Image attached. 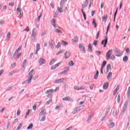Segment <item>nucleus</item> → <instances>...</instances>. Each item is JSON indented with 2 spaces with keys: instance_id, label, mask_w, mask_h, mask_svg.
Instances as JSON below:
<instances>
[{
  "instance_id": "412c9836",
  "label": "nucleus",
  "mask_w": 130,
  "mask_h": 130,
  "mask_svg": "<svg viewBox=\"0 0 130 130\" xmlns=\"http://www.w3.org/2000/svg\"><path fill=\"white\" fill-rule=\"evenodd\" d=\"M106 63H107L106 61H104L102 63V66L101 69H104V67H105V66H106Z\"/></svg>"
},
{
  "instance_id": "f257e3e1",
  "label": "nucleus",
  "mask_w": 130,
  "mask_h": 130,
  "mask_svg": "<svg viewBox=\"0 0 130 130\" xmlns=\"http://www.w3.org/2000/svg\"><path fill=\"white\" fill-rule=\"evenodd\" d=\"M34 72V70L32 69L31 71L28 73V79L26 81L28 84H30V83H31V81H32V78H33V75H32V74H33Z\"/></svg>"
},
{
  "instance_id": "5fc2aeb1",
  "label": "nucleus",
  "mask_w": 130,
  "mask_h": 130,
  "mask_svg": "<svg viewBox=\"0 0 130 130\" xmlns=\"http://www.w3.org/2000/svg\"><path fill=\"white\" fill-rule=\"evenodd\" d=\"M21 55H22V53H18V54H17V57H16V59H19V57H20V56H21Z\"/></svg>"
},
{
  "instance_id": "3c124183",
  "label": "nucleus",
  "mask_w": 130,
  "mask_h": 130,
  "mask_svg": "<svg viewBox=\"0 0 130 130\" xmlns=\"http://www.w3.org/2000/svg\"><path fill=\"white\" fill-rule=\"evenodd\" d=\"M60 45H61L60 43L59 42L58 43L57 45L56 46V48L57 49L59 48V47H60Z\"/></svg>"
},
{
  "instance_id": "a19ab883",
  "label": "nucleus",
  "mask_w": 130,
  "mask_h": 130,
  "mask_svg": "<svg viewBox=\"0 0 130 130\" xmlns=\"http://www.w3.org/2000/svg\"><path fill=\"white\" fill-rule=\"evenodd\" d=\"M117 11H118V8L116 9V11L114 13V17H115V18H116V15H117Z\"/></svg>"
},
{
  "instance_id": "f3484780",
  "label": "nucleus",
  "mask_w": 130,
  "mask_h": 130,
  "mask_svg": "<svg viewBox=\"0 0 130 130\" xmlns=\"http://www.w3.org/2000/svg\"><path fill=\"white\" fill-rule=\"evenodd\" d=\"M88 0H85V2H84V4L82 5V8L84 9L88 6Z\"/></svg>"
},
{
  "instance_id": "bb28decb",
  "label": "nucleus",
  "mask_w": 130,
  "mask_h": 130,
  "mask_svg": "<svg viewBox=\"0 0 130 130\" xmlns=\"http://www.w3.org/2000/svg\"><path fill=\"white\" fill-rule=\"evenodd\" d=\"M74 64H75L74 63V61H73V60H70L69 62V66H70V67H73Z\"/></svg>"
},
{
  "instance_id": "f704fd0d",
  "label": "nucleus",
  "mask_w": 130,
  "mask_h": 130,
  "mask_svg": "<svg viewBox=\"0 0 130 130\" xmlns=\"http://www.w3.org/2000/svg\"><path fill=\"white\" fill-rule=\"evenodd\" d=\"M102 19H103V21L106 22V21H107V15L106 16L102 17Z\"/></svg>"
},
{
  "instance_id": "4d7b16f0",
  "label": "nucleus",
  "mask_w": 130,
  "mask_h": 130,
  "mask_svg": "<svg viewBox=\"0 0 130 130\" xmlns=\"http://www.w3.org/2000/svg\"><path fill=\"white\" fill-rule=\"evenodd\" d=\"M77 112H78L77 111V109H76V108L74 109L73 110V114H76V113H77Z\"/></svg>"
},
{
  "instance_id": "338daca9",
  "label": "nucleus",
  "mask_w": 130,
  "mask_h": 130,
  "mask_svg": "<svg viewBox=\"0 0 130 130\" xmlns=\"http://www.w3.org/2000/svg\"><path fill=\"white\" fill-rule=\"evenodd\" d=\"M104 6V4L103 3H102L101 4V9H103V7Z\"/></svg>"
},
{
  "instance_id": "c756f323",
  "label": "nucleus",
  "mask_w": 130,
  "mask_h": 130,
  "mask_svg": "<svg viewBox=\"0 0 130 130\" xmlns=\"http://www.w3.org/2000/svg\"><path fill=\"white\" fill-rule=\"evenodd\" d=\"M113 115V116H116L117 115V110H114Z\"/></svg>"
},
{
  "instance_id": "864d4df0",
  "label": "nucleus",
  "mask_w": 130,
  "mask_h": 130,
  "mask_svg": "<svg viewBox=\"0 0 130 130\" xmlns=\"http://www.w3.org/2000/svg\"><path fill=\"white\" fill-rule=\"evenodd\" d=\"M16 12H17V13H18V14H19V13H21V9H20L19 8V7L18 8H17V9H16Z\"/></svg>"
},
{
  "instance_id": "a878e982",
  "label": "nucleus",
  "mask_w": 130,
  "mask_h": 130,
  "mask_svg": "<svg viewBox=\"0 0 130 130\" xmlns=\"http://www.w3.org/2000/svg\"><path fill=\"white\" fill-rule=\"evenodd\" d=\"M111 77H112V73L110 72L108 73V76L107 77V80H109V79H110Z\"/></svg>"
},
{
  "instance_id": "49530a36",
  "label": "nucleus",
  "mask_w": 130,
  "mask_h": 130,
  "mask_svg": "<svg viewBox=\"0 0 130 130\" xmlns=\"http://www.w3.org/2000/svg\"><path fill=\"white\" fill-rule=\"evenodd\" d=\"M107 70H111V66L110 64H108L107 66Z\"/></svg>"
},
{
  "instance_id": "79ce46f5",
  "label": "nucleus",
  "mask_w": 130,
  "mask_h": 130,
  "mask_svg": "<svg viewBox=\"0 0 130 130\" xmlns=\"http://www.w3.org/2000/svg\"><path fill=\"white\" fill-rule=\"evenodd\" d=\"M97 44H98V41L94 40L93 45H94V46H96Z\"/></svg>"
},
{
  "instance_id": "9b49d317",
  "label": "nucleus",
  "mask_w": 130,
  "mask_h": 130,
  "mask_svg": "<svg viewBox=\"0 0 130 130\" xmlns=\"http://www.w3.org/2000/svg\"><path fill=\"white\" fill-rule=\"evenodd\" d=\"M64 56L65 58L68 59L71 56V53L68 51H66L64 53Z\"/></svg>"
},
{
  "instance_id": "ddd939ff",
  "label": "nucleus",
  "mask_w": 130,
  "mask_h": 130,
  "mask_svg": "<svg viewBox=\"0 0 130 130\" xmlns=\"http://www.w3.org/2000/svg\"><path fill=\"white\" fill-rule=\"evenodd\" d=\"M62 9H63V6H60V8L58 7L57 10L59 13H63Z\"/></svg>"
},
{
  "instance_id": "603ef678",
  "label": "nucleus",
  "mask_w": 130,
  "mask_h": 130,
  "mask_svg": "<svg viewBox=\"0 0 130 130\" xmlns=\"http://www.w3.org/2000/svg\"><path fill=\"white\" fill-rule=\"evenodd\" d=\"M52 101V100L50 99V100L48 101L46 103V104L47 105H49V104H50V102H51Z\"/></svg>"
},
{
  "instance_id": "13d9d810",
  "label": "nucleus",
  "mask_w": 130,
  "mask_h": 130,
  "mask_svg": "<svg viewBox=\"0 0 130 130\" xmlns=\"http://www.w3.org/2000/svg\"><path fill=\"white\" fill-rule=\"evenodd\" d=\"M42 16V14H40V16H38L37 18V21H40V18H41V16Z\"/></svg>"
},
{
  "instance_id": "72a5a7b5",
  "label": "nucleus",
  "mask_w": 130,
  "mask_h": 130,
  "mask_svg": "<svg viewBox=\"0 0 130 130\" xmlns=\"http://www.w3.org/2000/svg\"><path fill=\"white\" fill-rule=\"evenodd\" d=\"M92 24L94 25V28H96V26H97V24H96V22H95V19H92Z\"/></svg>"
},
{
  "instance_id": "a18cd8bd",
  "label": "nucleus",
  "mask_w": 130,
  "mask_h": 130,
  "mask_svg": "<svg viewBox=\"0 0 130 130\" xmlns=\"http://www.w3.org/2000/svg\"><path fill=\"white\" fill-rule=\"evenodd\" d=\"M110 127H114V125H115V124L114 122H111L110 124Z\"/></svg>"
},
{
  "instance_id": "cd10ccee",
  "label": "nucleus",
  "mask_w": 130,
  "mask_h": 130,
  "mask_svg": "<svg viewBox=\"0 0 130 130\" xmlns=\"http://www.w3.org/2000/svg\"><path fill=\"white\" fill-rule=\"evenodd\" d=\"M36 50L37 51H39V50H40V45L39 44H37L36 45Z\"/></svg>"
},
{
  "instance_id": "680f3d73",
  "label": "nucleus",
  "mask_w": 130,
  "mask_h": 130,
  "mask_svg": "<svg viewBox=\"0 0 130 130\" xmlns=\"http://www.w3.org/2000/svg\"><path fill=\"white\" fill-rule=\"evenodd\" d=\"M56 66L55 65H54L52 67H51V70H55V69H56Z\"/></svg>"
},
{
  "instance_id": "39448f33",
  "label": "nucleus",
  "mask_w": 130,
  "mask_h": 130,
  "mask_svg": "<svg viewBox=\"0 0 130 130\" xmlns=\"http://www.w3.org/2000/svg\"><path fill=\"white\" fill-rule=\"evenodd\" d=\"M35 30H36V29L34 28L31 31V37L32 38V40H35L36 39V31H35Z\"/></svg>"
},
{
  "instance_id": "052dcab7",
  "label": "nucleus",
  "mask_w": 130,
  "mask_h": 130,
  "mask_svg": "<svg viewBox=\"0 0 130 130\" xmlns=\"http://www.w3.org/2000/svg\"><path fill=\"white\" fill-rule=\"evenodd\" d=\"M62 53V51H59L58 52L56 53V55H59V54H61Z\"/></svg>"
},
{
  "instance_id": "7ed1b4c3",
  "label": "nucleus",
  "mask_w": 130,
  "mask_h": 130,
  "mask_svg": "<svg viewBox=\"0 0 130 130\" xmlns=\"http://www.w3.org/2000/svg\"><path fill=\"white\" fill-rule=\"evenodd\" d=\"M112 52V50H109L106 53V58L107 60H109L110 57H111V53Z\"/></svg>"
},
{
  "instance_id": "c85d7f7f",
  "label": "nucleus",
  "mask_w": 130,
  "mask_h": 130,
  "mask_svg": "<svg viewBox=\"0 0 130 130\" xmlns=\"http://www.w3.org/2000/svg\"><path fill=\"white\" fill-rule=\"evenodd\" d=\"M55 32H56V33H59L60 34H62V31H61V30L56 28L55 30Z\"/></svg>"
},
{
  "instance_id": "f8f14e48",
  "label": "nucleus",
  "mask_w": 130,
  "mask_h": 130,
  "mask_svg": "<svg viewBox=\"0 0 130 130\" xmlns=\"http://www.w3.org/2000/svg\"><path fill=\"white\" fill-rule=\"evenodd\" d=\"M39 63H40V66H42V64H44V63H45V60H44L43 58H40L39 60Z\"/></svg>"
},
{
  "instance_id": "5701e85b",
  "label": "nucleus",
  "mask_w": 130,
  "mask_h": 130,
  "mask_svg": "<svg viewBox=\"0 0 130 130\" xmlns=\"http://www.w3.org/2000/svg\"><path fill=\"white\" fill-rule=\"evenodd\" d=\"M128 60V57H127V56H124L123 58V61H124V62H126V61Z\"/></svg>"
},
{
  "instance_id": "f03ea898",
  "label": "nucleus",
  "mask_w": 130,
  "mask_h": 130,
  "mask_svg": "<svg viewBox=\"0 0 130 130\" xmlns=\"http://www.w3.org/2000/svg\"><path fill=\"white\" fill-rule=\"evenodd\" d=\"M107 43H108V38H107V36H105V39L102 41L101 44L104 45V47H106Z\"/></svg>"
},
{
  "instance_id": "b1692460",
  "label": "nucleus",
  "mask_w": 130,
  "mask_h": 130,
  "mask_svg": "<svg viewBox=\"0 0 130 130\" xmlns=\"http://www.w3.org/2000/svg\"><path fill=\"white\" fill-rule=\"evenodd\" d=\"M67 2H68V0H66V1L64 0H61L60 2V6L63 7V4H64V3H67Z\"/></svg>"
},
{
  "instance_id": "774afa93",
  "label": "nucleus",
  "mask_w": 130,
  "mask_h": 130,
  "mask_svg": "<svg viewBox=\"0 0 130 130\" xmlns=\"http://www.w3.org/2000/svg\"><path fill=\"white\" fill-rule=\"evenodd\" d=\"M11 67H12V68H15L16 67V63L12 64Z\"/></svg>"
},
{
  "instance_id": "20e7f679",
  "label": "nucleus",
  "mask_w": 130,
  "mask_h": 130,
  "mask_svg": "<svg viewBox=\"0 0 130 130\" xmlns=\"http://www.w3.org/2000/svg\"><path fill=\"white\" fill-rule=\"evenodd\" d=\"M114 53H115V55H116V56L120 57L121 56V55H122L121 52L118 49H116L114 51Z\"/></svg>"
},
{
  "instance_id": "37998d69",
  "label": "nucleus",
  "mask_w": 130,
  "mask_h": 130,
  "mask_svg": "<svg viewBox=\"0 0 130 130\" xmlns=\"http://www.w3.org/2000/svg\"><path fill=\"white\" fill-rule=\"evenodd\" d=\"M26 62H27V61L26 59H24L23 62V68H25V66H26Z\"/></svg>"
},
{
  "instance_id": "de8ad7c7",
  "label": "nucleus",
  "mask_w": 130,
  "mask_h": 130,
  "mask_svg": "<svg viewBox=\"0 0 130 130\" xmlns=\"http://www.w3.org/2000/svg\"><path fill=\"white\" fill-rule=\"evenodd\" d=\"M23 31H26V32H29L30 29H29V26H27L25 29H23Z\"/></svg>"
},
{
  "instance_id": "6e6552de",
  "label": "nucleus",
  "mask_w": 130,
  "mask_h": 130,
  "mask_svg": "<svg viewBox=\"0 0 130 130\" xmlns=\"http://www.w3.org/2000/svg\"><path fill=\"white\" fill-rule=\"evenodd\" d=\"M63 81H64V78H60V79L55 80L54 83L55 84H59V83H62Z\"/></svg>"
},
{
  "instance_id": "0eeeda50",
  "label": "nucleus",
  "mask_w": 130,
  "mask_h": 130,
  "mask_svg": "<svg viewBox=\"0 0 130 130\" xmlns=\"http://www.w3.org/2000/svg\"><path fill=\"white\" fill-rule=\"evenodd\" d=\"M62 100L63 101H69L70 102H73L74 100H73V99L69 97V96H67L66 98H64L62 99Z\"/></svg>"
},
{
  "instance_id": "c9c22d12",
  "label": "nucleus",
  "mask_w": 130,
  "mask_h": 130,
  "mask_svg": "<svg viewBox=\"0 0 130 130\" xmlns=\"http://www.w3.org/2000/svg\"><path fill=\"white\" fill-rule=\"evenodd\" d=\"M127 104H128V102L126 101L123 106V107H125V108H127Z\"/></svg>"
},
{
  "instance_id": "aec40b11",
  "label": "nucleus",
  "mask_w": 130,
  "mask_h": 130,
  "mask_svg": "<svg viewBox=\"0 0 130 130\" xmlns=\"http://www.w3.org/2000/svg\"><path fill=\"white\" fill-rule=\"evenodd\" d=\"M44 113V108L43 107L41 109V112L39 113V116H42L43 115V114Z\"/></svg>"
},
{
  "instance_id": "c03bdc74",
  "label": "nucleus",
  "mask_w": 130,
  "mask_h": 130,
  "mask_svg": "<svg viewBox=\"0 0 130 130\" xmlns=\"http://www.w3.org/2000/svg\"><path fill=\"white\" fill-rule=\"evenodd\" d=\"M37 107V104H35L34 106L32 107L33 110H34V111L36 110Z\"/></svg>"
},
{
  "instance_id": "a211bd4d",
  "label": "nucleus",
  "mask_w": 130,
  "mask_h": 130,
  "mask_svg": "<svg viewBox=\"0 0 130 130\" xmlns=\"http://www.w3.org/2000/svg\"><path fill=\"white\" fill-rule=\"evenodd\" d=\"M98 76H99V71L97 70L94 76V79L95 80H97V79H98Z\"/></svg>"
},
{
  "instance_id": "2eb2a0df",
  "label": "nucleus",
  "mask_w": 130,
  "mask_h": 130,
  "mask_svg": "<svg viewBox=\"0 0 130 130\" xmlns=\"http://www.w3.org/2000/svg\"><path fill=\"white\" fill-rule=\"evenodd\" d=\"M109 108H110V107L109 106H107L105 113V116H107V114H108V112H109Z\"/></svg>"
},
{
  "instance_id": "0e129e2a",
  "label": "nucleus",
  "mask_w": 130,
  "mask_h": 130,
  "mask_svg": "<svg viewBox=\"0 0 130 130\" xmlns=\"http://www.w3.org/2000/svg\"><path fill=\"white\" fill-rule=\"evenodd\" d=\"M110 58H111V59L114 60L115 59V56L114 55H113L110 57Z\"/></svg>"
},
{
  "instance_id": "4be33fe9",
  "label": "nucleus",
  "mask_w": 130,
  "mask_h": 130,
  "mask_svg": "<svg viewBox=\"0 0 130 130\" xmlns=\"http://www.w3.org/2000/svg\"><path fill=\"white\" fill-rule=\"evenodd\" d=\"M10 36H11V32L9 31L7 35V42L10 40Z\"/></svg>"
},
{
  "instance_id": "8fccbe9b",
  "label": "nucleus",
  "mask_w": 130,
  "mask_h": 130,
  "mask_svg": "<svg viewBox=\"0 0 130 130\" xmlns=\"http://www.w3.org/2000/svg\"><path fill=\"white\" fill-rule=\"evenodd\" d=\"M117 102L118 103H119V102H120V95L119 94L118 95Z\"/></svg>"
},
{
  "instance_id": "e2e57ef3",
  "label": "nucleus",
  "mask_w": 130,
  "mask_h": 130,
  "mask_svg": "<svg viewBox=\"0 0 130 130\" xmlns=\"http://www.w3.org/2000/svg\"><path fill=\"white\" fill-rule=\"evenodd\" d=\"M29 114H30V110L29 109H28L27 110V111L26 112V115L28 116V115H29Z\"/></svg>"
},
{
  "instance_id": "9d476101",
  "label": "nucleus",
  "mask_w": 130,
  "mask_h": 130,
  "mask_svg": "<svg viewBox=\"0 0 130 130\" xmlns=\"http://www.w3.org/2000/svg\"><path fill=\"white\" fill-rule=\"evenodd\" d=\"M79 47L80 48L81 51H83V53H86V50H85V47L82 45V44H80L79 45Z\"/></svg>"
},
{
  "instance_id": "69168bd1",
  "label": "nucleus",
  "mask_w": 130,
  "mask_h": 130,
  "mask_svg": "<svg viewBox=\"0 0 130 130\" xmlns=\"http://www.w3.org/2000/svg\"><path fill=\"white\" fill-rule=\"evenodd\" d=\"M21 50V47H19V48L16 50V52H19Z\"/></svg>"
},
{
  "instance_id": "ea45409f",
  "label": "nucleus",
  "mask_w": 130,
  "mask_h": 130,
  "mask_svg": "<svg viewBox=\"0 0 130 130\" xmlns=\"http://www.w3.org/2000/svg\"><path fill=\"white\" fill-rule=\"evenodd\" d=\"M23 125V123H20L19 125H18V126L17 127V130H19V129H20V128H21V127H22V125Z\"/></svg>"
},
{
  "instance_id": "6ab92c4d",
  "label": "nucleus",
  "mask_w": 130,
  "mask_h": 130,
  "mask_svg": "<svg viewBox=\"0 0 130 130\" xmlns=\"http://www.w3.org/2000/svg\"><path fill=\"white\" fill-rule=\"evenodd\" d=\"M88 51L89 52H92L93 51V50H92V45L91 44H89L88 45Z\"/></svg>"
},
{
  "instance_id": "1a4fd4ad",
  "label": "nucleus",
  "mask_w": 130,
  "mask_h": 130,
  "mask_svg": "<svg viewBox=\"0 0 130 130\" xmlns=\"http://www.w3.org/2000/svg\"><path fill=\"white\" fill-rule=\"evenodd\" d=\"M53 43H54V42L52 40H51V41L49 43V47H50V48H51V49H53V48H54Z\"/></svg>"
},
{
  "instance_id": "bf43d9fd",
  "label": "nucleus",
  "mask_w": 130,
  "mask_h": 130,
  "mask_svg": "<svg viewBox=\"0 0 130 130\" xmlns=\"http://www.w3.org/2000/svg\"><path fill=\"white\" fill-rule=\"evenodd\" d=\"M125 51H126V53H129V52H130L129 48H127V49H126Z\"/></svg>"
},
{
  "instance_id": "09e8293b",
  "label": "nucleus",
  "mask_w": 130,
  "mask_h": 130,
  "mask_svg": "<svg viewBox=\"0 0 130 130\" xmlns=\"http://www.w3.org/2000/svg\"><path fill=\"white\" fill-rule=\"evenodd\" d=\"M125 110H126V108L123 107L122 110V113H124V112H125Z\"/></svg>"
},
{
  "instance_id": "dca6fc26",
  "label": "nucleus",
  "mask_w": 130,
  "mask_h": 130,
  "mask_svg": "<svg viewBox=\"0 0 130 130\" xmlns=\"http://www.w3.org/2000/svg\"><path fill=\"white\" fill-rule=\"evenodd\" d=\"M109 85V83H108V82L104 83L103 85V89H104L105 90H106L108 88Z\"/></svg>"
},
{
  "instance_id": "393cba45",
  "label": "nucleus",
  "mask_w": 130,
  "mask_h": 130,
  "mask_svg": "<svg viewBox=\"0 0 130 130\" xmlns=\"http://www.w3.org/2000/svg\"><path fill=\"white\" fill-rule=\"evenodd\" d=\"M46 117V113L44 114V116L42 118V119L40 120V121H45V118Z\"/></svg>"
},
{
  "instance_id": "6e6d98bb",
  "label": "nucleus",
  "mask_w": 130,
  "mask_h": 130,
  "mask_svg": "<svg viewBox=\"0 0 130 130\" xmlns=\"http://www.w3.org/2000/svg\"><path fill=\"white\" fill-rule=\"evenodd\" d=\"M70 67H65L64 68V71H66V72H68L69 70Z\"/></svg>"
},
{
  "instance_id": "4468645a",
  "label": "nucleus",
  "mask_w": 130,
  "mask_h": 130,
  "mask_svg": "<svg viewBox=\"0 0 130 130\" xmlns=\"http://www.w3.org/2000/svg\"><path fill=\"white\" fill-rule=\"evenodd\" d=\"M55 19H52L51 21V25L53 26V27H54V28H56V25H55Z\"/></svg>"
},
{
  "instance_id": "423d86ee",
  "label": "nucleus",
  "mask_w": 130,
  "mask_h": 130,
  "mask_svg": "<svg viewBox=\"0 0 130 130\" xmlns=\"http://www.w3.org/2000/svg\"><path fill=\"white\" fill-rule=\"evenodd\" d=\"M46 94H47V97L51 98L52 96V89H49L46 91Z\"/></svg>"
},
{
  "instance_id": "7c9ffc66",
  "label": "nucleus",
  "mask_w": 130,
  "mask_h": 130,
  "mask_svg": "<svg viewBox=\"0 0 130 130\" xmlns=\"http://www.w3.org/2000/svg\"><path fill=\"white\" fill-rule=\"evenodd\" d=\"M32 127H33V124L30 123V124H29V126L27 127V129H31V128H32Z\"/></svg>"
},
{
  "instance_id": "2f4dec72",
  "label": "nucleus",
  "mask_w": 130,
  "mask_h": 130,
  "mask_svg": "<svg viewBox=\"0 0 130 130\" xmlns=\"http://www.w3.org/2000/svg\"><path fill=\"white\" fill-rule=\"evenodd\" d=\"M78 38L77 37H75L73 39V41H74L75 43H77V42H78Z\"/></svg>"
},
{
  "instance_id": "e433bc0d",
  "label": "nucleus",
  "mask_w": 130,
  "mask_h": 130,
  "mask_svg": "<svg viewBox=\"0 0 130 130\" xmlns=\"http://www.w3.org/2000/svg\"><path fill=\"white\" fill-rule=\"evenodd\" d=\"M61 44H63V45H64L65 46H66V45H68V42H67L63 40L61 41Z\"/></svg>"
},
{
  "instance_id": "58836bf2",
  "label": "nucleus",
  "mask_w": 130,
  "mask_h": 130,
  "mask_svg": "<svg viewBox=\"0 0 130 130\" xmlns=\"http://www.w3.org/2000/svg\"><path fill=\"white\" fill-rule=\"evenodd\" d=\"M92 115H90L89 117H88V119H87V122H90V120H91V119H92Z\"/></svg>"
},
{
  "instance_id": "473e14b6",
  "label": "nucleus",
  "mask_w": 130,
  "mask_h": 130,
  "mask_svg": "<svg viewBox=\"0 0 130 130\" xmlns=\"http://www.w3.org/2000/svg\"><path fill=\"white\" fill-rule=\"evenodd\" d=\"M56 60H55V59H54L51 60V61H50V63H49V64H50V66H51L52 64H53V63H54V62H55V61H56Z\"/></svg>"
},
{
  "instance_id": "4c0bfd02",
  "label": "nucleus",
  "mask_w": 130,
  "mask_h": 130,
  "mask_svg": "<svg viewBox=\"0 0 130 130\" xmlns=\"http://www.w3.org/2000/svg\"><path fill=\"white\" fill-rule=\"evenodd\" d=\"M99 36H100V31H99L96 36V39H98L99 38Z\"/></svg>"
}]
</instances>
